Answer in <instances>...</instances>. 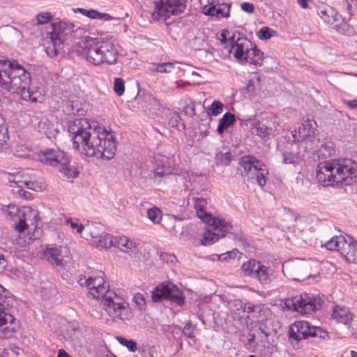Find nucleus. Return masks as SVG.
<instances>
[{
	"mask_svg": "<svg viewBox=\"0 0 357 357\" xmlns=\"http://www.w3.org/2000/svg\"><path fill=\"white\" fill-rule=\"evenodd\" d=\"M68 130L74 149L81 154L107 160L114 157L116 139L105 128L93 127L86 119H77L70 123Z\"/></svg>",
	"mask_w": 357,
	"mask_h": 357,
	"instance_id": "f257e3e1",
	"label": "nucleus"
},
{
	"mask_svg": "<svg viewBox=\"0 0 357 357\" xmlns=\"http://www.w3.org/2000/svg\"><path fill=\"white\" fill-rule=\"evenodd\" d=\"M104 273L101 271L96 275H80L78 282L81 286L89 289V294L93 298L101 299L102 304L107 314L114 319L128 320L131 317L128 304L125 300L109 289L103 278Z\"/></svg>",
	"mask_w": 357,
	"mask_h": 357,
	"instance_id": "f03ea898",
	"label": "nucleus"
},
{
	"mask_svg": "<svg viewBox=\"0 0 357 357\" xmlns=\"http://www.w3.org/2000/svg\"><path fill=\"white\" fill-rule=\"evenodd\" d=\"M31 75L15 61L0 59V88L6 92L13 91L25 101L36 102L41 96L40 91L33 90Z\"/></svg>",
	"mask_w": 357,
	"mask_h": 357,
	"instance_id": "7ed1b4c3",
	"label": "nucleus"
},
{
	"mask_svg": "<svg viewBox=\"0 0 357 357\" xmlns=\"http://www.w3.org/2000/svg\"><path fill=\"white\" fill-rule=\"evenodd\" d=\"M317 180L324 186L350 185L357 181V162L351 159H332L317 167Z\"/></svg>",
	"mask_w": 357,
	"mask_h": 357,
	"instance_id": "20e7f679",
	"label": "nucleus"
},
{
	"mask_svg": "<svg viewBox=\"0 0 357 357\" xmlns=\"http://www.w3.org/2000/svg\"><path fill=\"white\" fill-rule=\"evenodd\" d=\"M82 54L86 61L94 66L116 63L118 52L114 44L100 38L84 36L80 42Z\"/></svg>",
	"mask_w": 357,
	"mask_h": 357,
	"instance_id": "39448f33",
	"label": "nucleus"
},
{
	"mask_svg": "<svg viewBox=\"0 0 357 357\" xmlns=\"http://www.w3.org/2000/svg\"><path fill=\"white\" fill-rule=\"evenodd\" d=\"M38 159L43 164L56 167L66 178H74L78 175L76 169L69 165L65 153L59 149H45L39 153Z\"/></svg>",
	"mask_w": 357,
	"mask_h": 357,
	"instance_id": "423d86ee",
	"label": "nucleus"
},
{
	"mask_svg": "<svg viewBox=\"0 0 357 357\" xmlns=\"http://www.w3.org/2000/svg\"><path fill=\"white\" fill-rule=\"evenodd\" d=\"M324 301L319 295L303 293L287 298L285 305L289 309L302 314H311L321 307Z\"/></svg>",
	"mask_w": 357,
	"mask_h": 357,
	"instance_id": "0eeeda50",
	"label": "nucleus"
},
{
	"mask_svg": "<svg viewBox=\"0 0 357 357\" xmlns=\"http://www.w3.org/2000/svg\"><path fill=\"white\" fill-rule=\"evenodd\" d=\"M356 241L350 236H336L325 241L327 250L337 251L349 263H357Z\"/></svg>",
	"mask_w": 357,
	"mask_h": 357,
	"instance_id": "6e6552de",
	"label": "nucleus"
},
{
	"mask_svg": "<svg viewBox=\"0 0 357 357\" xmlns=\"http://www.w3.org/2000/svg\"><path fill=\"white\" fill-rule=\"evenodd\" d=\"M22 218L19 217V222L15 225V229L22 234L24 230L29 227L27 222H30L31 225L33 227V231L28 232L26 237L24 240L25 244H30L34 240L38 239L42 234V229L38 227V213L36 210L26 208L22 214Z\"/></svg>",
	"mask_w": 357,
	"mask_h": 357,
	"instance_id": "1a4fd4ad",
	"label": "nucleus"
},
{
	"mask_svg": "<svg viewBox=\"0 0 357 357\" xmlns=\"http://www.w3.org/2000/svg\"><path fill=\"white\" fill-rule=\"evenodd\" d=\"M151 298L155 303L162 299L169 300L178 306H182L185 303L182 292L172 282L161 283L156 286L151 291Z\"/></svg>",
	"mask_w": 357,
	"mask_h": 357,
	"instance_id": "9d476101",
	"label": "nucleus"
},
{
	"mask_svg": "<svg viewBox=\"0 0 357 357\" xmlns=\"http://www.w3.org/2000/svg\"><path fill=\"white\" fill-rule=\"evenodd\" d=\"M317 14L326 23L331 24L332 28L338 33L341 34L353 33L351 29L348 27V23L332 6L323 4L318 8Z\"/></svg>",
	"mask_w": 357,
	"mask_h": 357,
	"instance_id": "9b49d317",
	"label": "nucleus"
},
{
	"mask_svg": "<svg viewBox=\"0 0 357 357\" xmlns=\"http://www.w3.org/2000/svg\"><path fill=\"white\" fill-rule=\"evenodd\" d=\"M231 229L232 225L228 221L215 218L213 220L212 225L206 227V231L203 234L202 244L211 245L218 241L220 238L225 236L227 232H231Z\"/></svg>",
	"mask_w": 357,
	"mask_h": 357,
	"instance_id": "f8f14e48",
	"label": "nucleus"
},
{
	"mask_svg": "<svg viewBox=\"0 0 357 357\" xmlns=\"http://www.w3.org/2000/svg\"><path fill=\"white\" fill-rule=\"evenodd\" d=\"M51 26V31H47V34L52 43L54 54L56 56L63 48L66 37L73 31L74 25L71 22L61 21L52 24Z\"/></svg>",
	"mask_w": 357,
	"mask_h": 357,
	"instance_id": "ddd939ff",
	"label": "nucleus"
},
{
	"mask_svg": "<svg viewBox=\"0 0 357 357\" xmlns=\"http://www.w3.org/2000/svg\"><path fill=\"white\" fill-rule=\"evenodd\" d=\"M229 43L231 45L229 52L241 61H243L244 56L248 53L249 48L251 49L252 44L250 40L241 36L240 33H234L229 37Z\"/></svg>",
	"mask_w": 357,
	"mask_h": 357,
	"instance_id": "4468645a",
	"label": "nucleus"
},
{
	"mask_svg": "<svg viewBox=\"0 0 357 357\" xmlns=\"http://www.w3.org/2000/svg\"><path fill=\"white\" fill-rule=\"evenodd\" d=\"M22 185L34 191H43L45 188V183L40 173L34 169L23 171Z\"/></svg>",
	"mask_w": 357,
	"mask_h": 357,
	"instance_id": "2eb2a0df",
	"label": "nucleus"
},
{
	"mask_svg": "<svg viewBox=\"0 0 357 357\" xmlns=\"http://www.w3.org/2000/svg\"><path fill=\"white\" fill-rule=\"evenodd\" d=\"M317 125L315 121L307 119L292 132L294 141L302 142L307 137L311 138L314 135Z\"/></svg>",
	"mask_w": 357,
	"mask_h": 357,
	"instance_id": "dca6fc26",
	"label": "nucleus"
},
{
	"mask_svg": "<svg viewBox=\"0 0 357 357\" xmlns=\"http://www.w3.org/2000/svg\"><path fill=\"white\" fill-rule=\"evenodd\" d=\"M280 151L282 155V162L284 164L296 165L302 160V157L298 152V145L295 143H287Z\"/></svg>",
	"mask_w": 357,
	"mask_h": 357,
	"instance_id": "f3484780",
	"label": "nucleus"
},
{
	"mask_svg": "<svg viewBox=\"0 0 357 357\" xmlns=\"http://www.w3.org/2000/svg\"><path fill=\"white\" fill-rule=\"evenodd\" d=\"M264 162L257 159L252 155H245L242 156L238 161V165L244 169L248 178H252L254 172L259 167H261Z\"/></svg>",
	"mask_w": 357,
	"mask_h": 357,
	"instance_id": "a211bd4d",
	"label": "nucleus"
},
{
	"mask_svg": "<svg viewBox=\"0 0 357 357\" xmlns=\"http://www.w3.org/2000/svg\"><path fill=\"white\" fill-rule=\"evenodd\" d=\"M287 268L293 272L291 277L295 280H305L311 276L308 266L303 261L291 264Z\"/></svg>",
	"mask_w": 357,
	"mask_h": 357,
	"instance_id": "6ab92c4d",
	"label": "nucleus"
},
{
	"mask_svg": "<svg viewBox=\"0 0 357 357\" xmlns=\"http://www.w3.org/2000/svg\"><path fill=\"white\" fill-rule=\"evenodd\" d=\"M220 6L206 5L203 7L202 12L206 15L215 16L218 18L229 17L231 4H222Z\"/></svg>",
	"mask_w": 357,
	"mask_h": 357,
	"instance_id": "aec40b11",
	"label": "nucleus"
},
{
	"mask_svg": "<svg viewBox=\"0 0 357 357\" xmlns=\"http://www.w3.org/2000/svg\"><path fill=\"white\" fill-rule=\"evenodd\" d=\"M42 256L43 259H46L52 264H55L57 266H63V260L61 258V251L57 247L48 245L43 251Z\"/></svg>",
	"mask_w": 357,
	"mask_h": 357,
	"instance_id": "412c9836",
	"label": "nucleus"
},
{
	"mask_svg": "<svg viewBox=\"0 0 357 357\" xmlns=\"http://www.w3.org/2000/svg\"><path fill=\"white\" fill-rule=\"evenodd\" d=\"M331 317L339 323L348 324L353 319V314L347 307L336 305L333 307Z\"/></svg>",
	"mask_w": 357,
	"mask_h": 357,
	"instance_id": "4be33fe9",
	"label": "nucleus"
},
{
	"mask_svg": "<svg viewBox=\"0 0 357 357\" xmlns=\"http://www.w3.org/2000/svg\"><path fill=\"white\" fill-rule=\"evenodd\" d=\"M264 53L257 47L255 44H252L251 49L249 48L248 53L244 56L243 61H246L255 66H261L263 63Z\"/></svg>",
	"mask_w": 357,
	"mask_h": 357,
	"instance_id": "5701e85b",
	"label": "nucleus"
},
{
	"mask_svg": "<svg viewBox=\"0 0 357 357\" xmlns=\"http://www.w3.org/2000/svg\"><path fill=\"white\" fill-rule=\"evenodd\" d=\"M252 130L256 135L265 140L270 139L271 136L275 135L274 130L271 126L260 121L253 125Z\"/></svg>",
	"mask_w": 357,
	"mask_h": 357,
	"instance_id": "b1692460",
	"label": "nucleus"
},
{
	"mask_svg": "<svg viewBox=\"0 0 357 357\" xmlns=\"http://www.w3.org/2000/svg\"><path fill=\"white\" fill-rule=\"evenodd\" d=\"M35 121H37V123L34 125L35 128L38 130V132H43L46 135L47 137L51 138V130L53 125L48 120V119L45 116H33Z\"/></svg>",
	"mask_w": 357,
	"mask_h": 357,
	"instance_id": "393cba45",
	"label": "nucleus"
},
{
	"mask_svg": "<svg viewBox=\"0 0 357 357\" xmlns=\"http://www.w3.org/2000/svg\"><path fill=\"white\" fill-rule=\"evenodd\" d=\"M113 238L114 236L109 234H102L101 235L91 234L92 243L98 248H109L112 247Z\"/></svg>",
	"mask_w": 357,
	"mask_h": 357,
	"instance_id": "a878e982",
	"label": "nucleus"
},
{
	"mask_svg": "<svg viewBox=\"0 0 357 357\" xmlns=\"http://www.w3.org/2000/svg\"><path fill=\"white\" fill-rule=\"evenodd\" d=\"M273 273L272 269L265 266L261 263V267H259L254 278H257L261 284H269L272 280Z\"/></svg>",
	"mask_w": 357,
	"mask_h": 357,
	"instance_id": "bb28decb",
	"label": "nucleus"
},
{
	"mask_svg": "<svg viewBox=\"0 0 357 357\" xmlns=\"http://www.w3.org/2000/svg\"><path fill=\"white\" fill-rule=\"evenodd\" d=\"M259 267H261L260 261L250 259L242 264L241 270L245 275L254 278Z\"/></svg>",
	"mask_w": 357,
	"mask_h": 357,
	"instance_id": "cd10ccee",
	"label": "nucleus"
},
{
	"mask_svg": "<svg viewBox=\"0 0 357 357\" xmlns=\"http://www.w3.org/2000/svg\"><path fill=\"white\" fill-rule=\"evenodd\" d=\"M206 205V201L204 199L196 198L195 199V208L196 209L197 216L204 221L207 222L209 221L211 217L205 211Z\"/></svg>",
	"mask_w": 357,
	"mask_h": 357,
	"instance_id": "c85d7f7f",
	"label": "nucleus"
},
{
	"mask_svg": "<svg viewBox=\"0 0 357 357\" xmlns=\"http://www.w3.org/2000/svg\"><path fill=\"white\" fill-rule=\"evenodd\" d=\"M234 114L230 112L225 113L222 117V119H220L219 124L217 128L218 133L222 135L228 127H229L234 123Z\"/></svg>",
	"mask_w": 357,
	"mask_h": 357,
	"instance_id": "c756f323",
	"label": "nucleus"
},
{
	"mask_svg": "<svg viewBox=\"0 0 357 357\" xmlns=\"http://www.w3.org/2000/svg\"><path fill=\"white\" fill-rule=\"evenodd\" d=\"M233 155H231V152L229 151H227L225 152H223L222 151H217L215 160L217 165H221V166H228L229 165L231 161L232 160Z\"/></svg>",
	"mask_w": 357,
	"mask_h": 357,
	"instance_id": "7c9ffc66",
	"label": "nucleus"
},
{
	"mask_svg": "<svg viewBox=\"0 0 357 357\" xmlns=\"http://www.w3.org/2000/svg\"><path fill=\"white\" fill-rule=\"evenodd\" d=\"M170 174L171 173L169 167L158 165L156 166L153 172V176L152 178L154 183H155L157 185H159L161 183L162 178L167 176Z\"/></svg>",
	"mask_w": 357,
	"mask_h": 357,
	"instance_id": "2f4dec72",
	"label": "nucleus"
},
{
	"mask_svg": "<svg viewBox=\"0 0 357 357\" xmlns=\"http://www.w3.org/2000/svg\"><path fill=\"white\" fill-rule=\"evenodd\" d=\"M268 174L267 166L264 163L261 167H259L254 172V175H256V181L260 187H264L266 183V176Z\"/></svg>",
	"mask_w": 357,
	"mask_h": 357,
	"instance_id": "473e14b6",
	"label": "nucleus"
},
{
	"mask_svg": "<svg viewBox=\"0 0 357 357\" xmlns=\"http://www.w3.org/2000/svg\"><path fill=\"white\" fill-rule=\"evenodd\" d=\"M302 337L306 339L308 337H320L324 338L326 333L321 331L319 327H310L307 326V329L302 331Z\"/></svg>",
	"mask_w": 357,
	"mask_h": 357,
	"instance_id": "72a5a7b5",
	"label": "nucleus"
},
{
	"mask_svg": "<svg viewBox=\"0 0 357 357\" xmlns=\"http://www.w3.org/2000/svg\"><path fill=\"white\" fill-rule=\"evenodd\" d=\"M310 149L312 151H318L319 153V155L324 157H328L332 155V154L335 151L333 149V144L331 142L321 144L318 150L316 148L313 147H310Z\"/></svg>",
	"mask_w": 357,
	"mask_h": 357,
	"instance_id": "f704fd0d",
	"label": "nucleus"
},
{
	"mask_svg": "<svg viewBox=\"0 0 357 357\" xmlns=\"http://www.w3.org/2000/svg\"><path fill=\"white\" fill-rule=\"evenodd\" d=\"M154 70L162 73H171L175 72V63L172 62L153 64Z\"/></svg>",
	"mask_w": 357,
	"mask_h": 357,
	"instance_id": "c9c22d12",
	"label": "nucleus"
},
{
	"mask_svg": "<svg viewBox=\"0 0 357 357\" xmlns=\"http://www.w3.org/2000/svg\"><path fill=\"white\" fill-rule=\"evenodd\" d=\"M125 244L126 245H123L121 249V250L125 253L135 254L137 253L139 250V244L135 241H130L128 237L127 243Z\"/></svg>",
	"mask_w": 357,
	"mask_h": 357,
	"instance_id": "e433bc0d",
	"label": "nucleus"
},
{
	"mask_svg": "<svg viewBox=\"0 0 357 357\" xmlns=\"http://www.w3.org/2000/svg\"><path fill=\"white\" fill-rule=\"evenodd\" d=\"M9 139L7 126L4 123V120L0 115V146L4 145Z\"/></svg>",
	"mask_w": 357,
	"mask_h": 357,
	"instance_id": "4c0bfd02",
	"label": "nucleus"
},
{
	"mask_svg": "<svg viewBox=\"0 0 357 357\" xmlns=\"http://www.w3.org/2000/svg\"><path fill=\"white\" fill-rule=\"evenodd\" d=\"M147 216L154 223H159L161 218L162 213L157 207H153L147 211Z\"/></svg>",
	"mask_w": 357,
	"mask_h": 357,
	"instance_id": "58836bf2",
	"label": "nucleus"
},
{
	"mask_svg": "<svg viewBox=\"0 0 357 357\" xmlns=\"http://www.w3.org/2000/svg\"><path fill=\"white\" fill-rule=\"evenodd\" d=\"M208 114L216 116L223 111V105L220 101H213L210 107H208Z\"/></svg>",
	"mask_w": 357,
	"mask_h": 357,
	"instance_id": "ea45409f",
	"label": "nucleus"
},
{
	"mask_svg": "<svg viewBox=\"0 0 357 357\" xmlns=\"http://www.w3.org/2000/svg\"><path fill=\"white\" fill-rule=\"evenodd\" d=\"M118 342L123 346L128 348L130 351H135L137 349V342L133 340H127L125 337L118 336L116 337Z\"/></svg>",
	"mask_w": 357,
	"mask_h": 357,
	"instance_id": "a19ab883",
	"label": "nucleus"
},
{
	"mask_svg": "<svg viewBox=\"0 0 357 357\" xmlns=\"http://www.w3.org/2000/svg\"><path fill=\"white\" fill-rule=\"evenodd\" d=\"M77 10L88 17L91 19H102L105 14L100 13L98 11L93 9L87 10L85 8H77Z\"/></svg>",
	"mask_w": 357,
	"mask_h": 357,
	"instance_id": "79ce46f5",
	"label": "nucleus"
},
{
	"mask_svg": "<svg viewBox=\"0 0 357 357\" xmlns=\"http://www.w3.org/2000/svg\"><path fill=\"white\" fill-rule=\"evenodd\" d=\"M15 319L13 315L8 310H5L4 313L0 315V326L10 324L13 326L15 323Z\"/></svg>",
	"mask_w": 357,
	"mask_h": 357,
	"instance_id": "37998d69",
	"label": "nucleus"
},
{
	"mask_svg": "<svg viewBox=\"0 0 357 357\" xmlns=\"http://www.w3.org/2000/svg\"><path fill=\"white\" fill-rule=\"evenodd\" d=\"M114 90L116 94L121 96L125 91L124 81L122 78L116 77L114 81Z\"/></svg>",
	"mask_w": 357,
	"mask_h": 357,
	"instance_id": "c03bdc74",
	"label": "nucleus"
},
{
	"mask_svg": "<svg viewBox=\"0 0 357 357\" xmlns=\"http://www.w3.org/2000/svg\"><path fill=\"white\" fill-rule=\"evenodd\" d=\"M53 16L51 13L43 12L36 15L37 24H45L52 20Z\"/></svg>",
	"mask_w": 357,
	"mask_h": 357,
	"instance_id": "a18cd8bd",
	"label": "nucleus"
},
{
	"mask_svg": "<svg viewBox=\"0 0 357 357\" xmlns=\"http://www.w3.org/2000/svg\"><path fill=\"white\" fill-rule=\"evenodd\" d=\"M133 302L136 304L139 310H143L146 306V301L143 294L137 293L132 298Z\"/></svg>",
	"mask_w": 357,
	"mask_h": 357,
	"instance_id": "49530a36",
	"label": "nucleus"
},
{
	"mask_svg": "<svg viewBox=\"0 0 357 357\" xmlns=\"http://www.w3.org/2000/svg\"><path fill=\"white\" fill-rule=\"evenodd\" d=\"M22 175H23V172L16 173L14 175H9L8 177V180L9 182H13V183L17 184V185L19 188H22L23 187Z\"/></svg>",
	"mask_w": 357,
	"mask_h": 357,
	"instance_id": "de8ad7c7",
	"label": "nucleus"
},
{
	"mask_svg": "<svg viewBox=\"0 0 357 357\" xmlns=\"http://www.w3.org/2000/svg\"><path fill=\"white\" fill-rule=\"evenodd\" d=\"M20 211L17 206L14 204H9L6 211V216L8 218H13L14 217L19 215Z\"/></svg>",
	"mask_w": 357,
	"mask_h": 357,
	"instance_id": "09e8293b",
	"label": "nucleus"
},
{
	"mask_svg": "<svg viewBox=\"0 0 357 357\" xmlns=\"http://www.w3.org/2000/svg\"><path fill=\"white\" fill-rule=\"evenodd\" d=\"M127 243V237L125 236H116L113 238L112 247L118 248L121 250L122 247Z\"/></svg>",
	"mask_w": 357,
	"mask_h": 357,
	"instance_id": "8fccbe9b",
	"label": "nucleus"
},
{
	"mask_svg": "<svg viewBox=\"0 0 357 357\" xmlns=\"http://www.w3.org/2000/svg\"><path fill=\"white\" fill-rule=\"evenodd\" d=\"M194 330H195V326L192 324V323L190 321H188L185 325L182 332L185 337H187L188 338L192 339V338L195 337Z\"/></svg>",
	"mask_w": 357,
	"mask_h": 357,
	"instance_id": "3c124183",
	"label": "nucleus"
},
{
	"mask_svg": "<svg viewBox=\"0 0 357 357\" xmlns=\"http://www.w3.org/2000/svg\"><path fill=\"white\" fill-rule=\"evenodd\" d=\"M271 29L267 26L262 27L258 32V37L259 39L266 40L270 38L272 35L270 33Z\"/></svg>",
	"mask_w": 357,
	"mask_h": 357,
	"instance_id": "603ef678",
	"label": "nucleus"
},
{
	"mask_svg": "<svg viewBox=\"0 0 357 357\" xmlns=\"http://www.w3.org/2000/svg\"><path fill=\"white\" fill-rule=\"evenodd\" d=\"M297 330L296 331H294V328H290L289 331V337L291 339L295 340L296 341H300L301 340L303 339L302 337L301 332L302 331H300L298 328V326L296 327Z\"/></svg>",
	"mask_w": 357,
	"mask_h": 357,
	"instance_id": "864d4df0",
	"label": "nucleus"
},
{
	"mask_svg": "<svg viewBox=\"0 0 357 357\" xmlns=\"http://www.w3.org/2000/svg\"><path fill=\"white\" fill-rule=\"evenodd\" d=\"M66 222L67 223H69L70 225V227L73 229H77V231L80 234L82 233V231L84 230V226L82 225V224H78L77 222H73L72 220V219L70 218H68L67 220H66Z\"/></svg>",
	"mask_w": 357,
	"mask_h": 357,
	"instance_id": "5fc2aeb1",
	"label": "nucleus"
},
{
	"mask_svg": "<svg viewBox=\"0 0 357 357\" xmlns=\"http://www.w3.org/2000/svg\"><path fill=\"white\" fill-rule=\"evenodd\" d=\"M241 9L247 13H252L255 11V6L252 3L243 2L241 5Z\"/></svg>",
	"mask_w": 357,
	"mask_h": 357,
	"instance_id": "6e6d98bb",
	"label": "nucleus"
},
{
	"mask_svg": "<svg viewBox=\"0 0 357 357\" xmlns=\"http://www.w3.org/2000/svg\"><path fill=\"white\" fill-rule=\"evenodd\" d=\"M180 119L181 118L178 113L174 112L172 114L171 118L169 119V124H171L172 127L176 126Z\"/></svg>",
	"mask_w": 357,
	"mask_h": 357,
	"instance_id": "4d7b16f0",
	"label": "nucleus"
},
{
	"mask_svg": "<svg viewBox=\"0 0 357 357\" xmlns=\"http://www.w3.org/2000/svg\"><path fill=\"white\" fill-rule=\"evenodd\" d=\"M15 326H8L3 329V333L6 337H10L15 332Z\"/></svg>",
	"mask_w": 357,
	"mask_h": 357,
	"instance_id": "13d9d810",
	"label": "nucleus"
},
{
	"mask_svg": "<svg viewBox=\"0 0 357 357\" xmlns=\"http://www.w3.org/2000/svg\"><path fill=\"white\" fill-rule=\"evenodd\" d=\"M257 308V306L255 305H245L244 307H243V312L248 313V314H250L253 312L255 311V310Z\"/></svg>",
	"mask_w": 357,
	"mask_h": 357,
	"instance_id": "bf43d9fd",
	"label": "nucleus"
},
{
	"mask_svg": "<svg viewBox=\"0 0 357 357\" xmlns=\"http://www.w3.org/2000/svg\"><path fill=\"white\" fill-rule=\"evenodd\" d=\"M229 32L228 30H222L221 34H220V40L222 43H226L228 40L227 36L229 35Z\"/></svg>",
	"mask_w": 357,
	"mask_h": 357,
	"instance_id": "052dcab7",
	"label": "nucleus"
},
{
	"mask_svg": "<svg viewBox=\"0 0 357 357\" xmlns=\"http://www.w3.org/2000/svg\"><path fill=\"white\" fill-rule=\"evenodd\" d=\"M9 294V291L0 284V298H7Z\"/></svg>",
	"mask_w": 357,
	"mask_h": 357,
	"instance_id": "680f3d73",
	"label": "nucleus"
},
{
	"mask_svg": "<svg viewBox=\"0 0 357 357\" xmlns=\"http://www.w3.org/2000/svg\"><path fill=\"white\" fill-rule=\"evenodd\" d=\"M222 4H230V3L224 2V0H213L212 3H209L208 5H210L211 6L220 7V5L222 6Z\"/></svg>",
	"mask_w": 357,
	"mask_h": 357,
	"instance_id": "e2e57ef3",
	"label": "nucleus"
},
{
	"mask_svg": "<svg viewBox=\"0 0 357 357\" xmlns=\"http://www.w3.org/2000/svg\"><path fill=\"white\" fill-rule=\"evenodd\" d=\"M347 105L349 106L351 109H354L357 107V101L356 100H350L347 101Z\"/></svg>",
	"mask_w": 357,
	"mask_h": 357,
	"instance_id": "0e129e2a",
	"label": "nucleus"
},
{
	"mask_svg": "<svg viewBox=\"0 0 357 357\" xmlns=\"http://www.w3.org/2000/svg\"><path fill=\"white\" fill-rule=\"evenodd\" d=\"M7 262L4 257V256L0 254V266L1 268H5L6 266Z\"/></svg>",
	"mask_w": 357,
	"mask_h": 357,
	"instance_id": "69168bd1",
	"label": "nucleus"
},
{
	"mask_svg": "<svg viewBox=\"0 0 357 357\" xmlns=\"http://www.w3.org/2000/svg\"><path fill=\"white\" fill-rule=\"evenodd\" d=\"M310 0H297L298 4L300 5V6L303 8H307V2L309 1Z\"/></svg>",
	"mask_w": 357,
	"mask_h": 357,
	"instance_id": "338daca9",
	"label": "nucleus"
},
{
	"mask_svg": "<svg viewBox=\"0 0 357 357\" xmlns=\"http://www.w3.org/2000/svg\"><path fill=\"white\" fill-rule=\"evenodd\" d=\"M58 357H70L69 354L63 349L59 350Z\"/></svg>",
	"mask_w": 357,
	"mask_h": 357,
	"instance_id": "774afa93",
	"label": "nucleus"
}]
</instances>
